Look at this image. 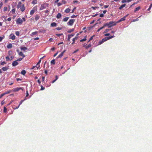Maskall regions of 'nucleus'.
Instances as JSON below:
<instances>
[{
	"label": "nucleus",
	"instance_id": "51",
	"mask_svg": "<svg viewBox=\"0 0 152 152\" xmlns=\"http://www.w3.org/2000/svg\"><path fill=\"white\" fill-rule=\"evenodd\" d=\"M39 67V66H38V67H37L36 66H34L32 68V69H34L35 68H36V67L37 68V69H38V68Z\"/></svg>",
	"mask_w": 152,
	"mask_h": 152
},
{
	"label": "nucleus",
	"instance_id": "64",
	"mask_svg": "<svg viewBox=\"0 0 152 152\" xmlns=\"http://www.w3.org/2000/svg\"><path fill=\"white\" fill-rule=\"evenodd\" d=\"M4 103H5L4 102V101L3 100L1 102V105H3Z\"/></svg>",
	"mask_w": 152,
	"mask_h": 152
},
{
	"label": "nucleus",
	"instance_id": "26",
	"mask_svg": "<svg viewBox=\"0 0 152 152\" xmlns=\"http://www.w3.org/2000/svg\"><path fill=\"white\" fill-rule=\"evenodd\" d=\"M26 73V72L25 70H23L21 71V73L23 75H25Z\"/></svg>",
	"mask_w": 152,
	"mask_h": 152
},
{
	"label": "nucleus",
	"instance_id": "46",
	"mask_svg": "<svg viewBox=\"0 0 152 152\" xmlns=\"http://www.w3.org/2000/svg\"><path fill=\"white\" fill-rule=\"evenodd\" d=\"M6 60L7 61H8L9 60H10V58L8 56H7L5 58Z\"/></svg>",
	"mask_w": 152,
	"mask_h": 152
},
{
	"label": "nucleus",
	"instance_id": "36",
	"mask_svg": "<svg viewBox=\"0 0 152 152\" xmlns=\"http://www.w3.org/2000/svg\"><path fill=\"white\" fill-rule=\"evenodd\" d=\"M12 92L11 90H9L5 92L4 93L5 94H7L10 93Z\"/></svg>",
	"mask_w": 152,
	"mask_h": 152
},
{
	"label": "nucleus",
	"instance_id": "14",
	"mask_svg": "<svg viewBox=\"0 0 152 152\" xmlns=\"http://www.w3.org/2000/svg\"><path fill=\"white\" fill-rule=\"evenodd\" d=\"M77 39V37H75V38H73V39H72V45L74 44L75 43V40H76Z\"/></svg>",
	"mask_w": 152,
	"mask_h": 152
},
{
	"label": "nucleus",
	"instance_id": "7",
	"mask_svg": "<svg viewBox=\"0 0 152 152\" xmlns=\"http://www.w3.org/2000/svg\"><path fill=\"white\" fill-rule=\"evenodd\" d=\"M22 88L20 87H17L13 89V91L14 92H17L19 90L22 89Z\"/></svg>",
	"mask_w": 152,
	"mask_h": 152
},
{
	"label": "nucleus",
	"instance_id": "31",
	"mask_svg": "<svg viewBox=\"0 0 152 152\" xmlns=\"http://www.w3.org/2000/svg\"><path fill=\"white\" fill-rule=\"evenodd\" d=\"M37 3V0H33L32 2V4H36Z\"/></svg>",
	"mask_w": 152,
	"mask_h": 152
},
{
	"label": "nucleus",
	"instance_id": "29",
	"mask_svg": "<svg viewBox=\"0 0 152 152\" xmlns=\"http://www.w3.org/2000/svg\"><path fill=\"white\" fill-rule=\"evenodd\" d=\"M64 55V54L63 53H61V54H60L57 57V58H59L61 57L63 55Z\"/></svg>",
	"mask_w": 152,
	"mask_h": 152
},
{
	"label": "nucleus",
	"instance_id": "59",
	"mask_svg": "<svg viewBox=\"0 0 152 152\" xmlns=\"http://www.w3.org/2000/svg\"><path fill=\"white\" fill-rule=\"evenodd\" d=\"M20 106V105H19L18 107H16L15 108H13L14 110L18 109Z\"/></svg>",
	"mask_w": 152,
	"mask_h": 152
},
{
	"label": "nucleus",
	"instance_id": "1",
	"mask_svg": "<svg viewBox=\"0 0 152 152\" xmlns=\"http://www.w3.org/2000/svg\"><path fill=\"white\" fill-rule=\"evenodd\" d=\"M117 22L113 21H111L108 23H105L104 26H107L108 28H111L113 26H115L116 25Z\"/></svg>",
	"mask_w": 152,
	"mask_h": 152
},
{
	"label": "nucleus",
	"instance_id": "12",
	"mask_svg": "<svg viewBox=\"0 0 152 152\" xmlns=\"http://www.w3.org/2000/svg\"><path fill=\"white\" fill-rule=\"evenodd\" d=\"M10 38L12 40H14L15 39V37L14 35L11 34L10 35Z\"/></svg>",
	"mask_w": 152,
	"mask_h": 152
},
{
	"label": "nucleus",
	"instance_id": "13",
	"mask_svg": "<svg viewBox=\"0 0 152 152\" xmlns=\"http://www.w3.org/2000/svg\"><path fill=\"white\" fill-rule=\"evenodd\" d=\"M22 3L21 2L19 1L18 4V5L17 6V8L18 9L20 8L22 5Z\"/></svg>",
	"mask_w": 152,
	"mask_h": 152
},
{
	"label": "nucleus",
	"instance_id": "61",
	"mask_svg": "<svg viewBox=\"0 0 152 152\" xmlns=\"http://www.w3.org/2000/svg\"><path fill=\"white\" fill-rule=\"evenodd\" d=\"M104 16V15L103 14H100L99 16L101 17H103Z\"/></svg>",
	"mask_w": 152,
	"mask_h": 152
},
{
	"label": "nucleus",
	"instance_id": "27",
	"mask_svg": "<svg viewBox=\"0 0 152 152\" xmlns=\"http://www.w3.org/2000/svg\"><path fill=\"white\" fill-rule=\"evenodd\" d=\"M91 44H89L88 46H85V48L86 49H88V48H90V47H91Z\"/></svg>",
	"mask_w": 152,
	"mask_h": 152
},
{
	"label": "nucleus",
	"instance_id": "23",
	"mask_svg": "<svg viewBox=\"0 0 152 152\" xmlns=\"http://www.w3.org/2000/svg\"><path fill=\"white\" fill-rule=\"evenodd\" d=\"M8 69V68L6 67H4L2 68V70L4 71H7Z\"/></svg>",
	"mask_w": 152,
	"mask_h": 152
},
{
	"label": "nucleus",
	"instance_id": "35",
	"mask_svg": "<svg viewBox=\"0 0 152 152\" xmlns=\"http://www.w3.org/2000/svg\"><path fill=\"white\" fill-rule=\"evenodd\" d=\"M23 58H18L17 60V61H22Z\"/></svg>",
	"mask_w": 152,
	"mask_h": 152
},
{
	"label": "nucleus",
	"instance_id": "6",
	"mask_svg": "<svg viewBox=\"0 0 152 152\" xmlns=\"http://www.w3.org/2000/svg\"><path fill=\"white\" fill-rule=\"evenodd\" d=\"M17 52H18L19 55L20 56H22V58H23L25 57V55L22 52H20L19 50H17Z\"/></svg>",
	"mask_w": 152,
	"mask_h": 152
},
{
	"label": "nucleus",
	"instance_id": "17",
	"mask_svg": "<svg viewBox=\"0 0 152 152\" xmlns=\"http://www.w3.org/2000/svg\"><path fill=\"white\" fill-rule=\"evenodd\" d=\"M70 9L67 8L65 10L64 12L66 13H68L70 12Z\"/></svg>",
	"mask_w": 152,
	"mask_h": 152
},
{
	"label": "nucleus",
	"instance_id": "37",
	"mask_svg": "<svg viewBox=\"0 0 152 152\" xmlns=\"http://www.w3.org/2000/svg\"><path fill=\"white\" fill-rule=\"evenodd\" d=\"M91 8H92L93 10H95L96 8H98L99 7H91Z\"/></svg>",
	"mask_w": 152,
	"mask_h": 152
},
{
	"label": "nucleus",
	"instance_id": "8",
	"mask_svg": "<svg viewBox=\"0 0 152 152\" xmlns=\"http://www.w3.org/2000/svg\"><path fill=\"white\" fill-rule=\"evenodd\" d=\"M126 16H125L124 17H123L122 18H121L118 20V21L116 22L117 23H118V22H121V21L125 20H126Z\"/></svg>",
	"mask_w": 152,
	"mask_h": 152
},
{
	"label": "nucleus",
	"instance_id": "52",
	"mask_svg": "<svg viewBox=\"0 0 152 152\" xmlns=\"http://www.w3.org/2000/svg\"><path fill=\"white\" fill-rule=\"evenodd\" d=\"M79 50V49H77V50H76L73 53V54H74V53H76L77 52V51H78Z\"/></svg>",
	"mask_w": 152,
	"mask_h": 152
},
{
	"label": "nucleus",
	"instance_id": "19",
	"mask_svg": "<svg viewBox=\"0 0 152 152\" xmlns=\"http://www.w3.org/2000/svg\"><path fill=\"white\" fill-rule=\"evenodd\" d=\"M7 48H11L12 47V44H8L7 45Z\"/></svg>",
	"mask_w": 152,
	"mask_h": 152
},
{
	"label": "nucleus",
	"instance_id": "30",
	"mask_svg": "<svg viewBox=\"0 0 152 152\" xmlns=\"http://www.w3.org/2000/svg\"><path fill=\"white\" fill-rule=\"evenodd\" d=\"M55 59L52 60L50 62L51 64H55Z\"/></svg>",
	"mask_w": 152,
	"mask_h": 152
},
{
	"label": "nucleus",
	"instance_id": "62",
	"mask_svg": "<svg viewBox=\"0 0 152 152\" xmlns=\"http://www.w3.org/2000/svg\"><path fill=\"white\" fill-rule=\"evenodd\" d=\"M152 4H151L149 8L148 9V10H150L151 7V6H152Z\"/></svg>",
	"mask_w": 152,
	"mask_h": 152
},
{
	"label": "nucleus",
	"instance_id": "47",
	"mask_svg": "<svg viewBox=\"0 0 152 152\" xmlns=\"http://www.w3.org/2000/svg\"><path fill=\"white\" fill-rule=\"evenodd\" d=\"M41 88L40 90H44L45 89V88L43 87L42 85H41Z\"/></svg>",
	"mask_w": 152,
	"mask_h": 152
},
{
	"label": "nucleus",
	"instance_id": "2",
	"mask_svg": "<svg viewBox=\"0 0 152 152\" xmlns=\"http://www.w3.org/2000/svg\"><path fill=\"white\" fill-rule=\"evenodd\" d=\"M114 37V36H112L108 37H105L101 41H100L99 42L98 45H100L102 44L104 42H105L108 39L113 38Z\"/></svg>",
	"mask_w": 152,
	"mask_h": 152
},
{
	"label": "nucleus",
	"instance_id": "4",
	"mask_svg": "<svg viewBox=\"0 0 152 152\" xmlns=\"http://www.w3.org/2000/svg\"><path fill=\"white\" fill-rule=\"evenodd\" d=\"M48 4L47 3H44L43 4L41 5L40 10H41L45 9L48 7Z\"/></svg>",
	"mask_w": 152,
	"mask_h": 152
},
{
	"label": "nucleus",
	"instance_id": "10",
	"mask_svg": "<svg viewBox=\"0 0 152 152\" xmlns=\"http://www.w3.org/2000/svg\"><path fill=\"white\" fill-rule=\"evenodd\" d=\"M20 11L22 12H23L25 10V8L24 4H22V6L20 7Z\"/></svg>",
	"mask_w": 152,
	"mask_h": 152
},
{
	"label": "nucleus",
	"instance_id": "53",
	"mask_svg": "<svg viewBox=\"0 0 152 152\" xmlns=\"http://www.w3.org/2000/svg\"><path fill=\"white\" fill-rule=\"evenodd\" d=\"M76 9V7H75L72 10L71 13H73L74 12L75 10Z\"/></svg>",
	"mask_w": 152,
	"mask_h": 152
},
{
	"label": "nucleus",
	"instance_id": "63",
	"mask_svg": "<svg viewBox=\"0 0 152 152\" xmlns=\"http://www.w3.org/2000/svg\"><path fill=\"white\" fill-rule=\"evenodd\" d=\"M49 12V11L48 10H45V13H48Z\"/></svg>",
	"mask_w": 152,
	"mask_h": 152
},
{
	"label": "nucleus",
	"instance_id": "16",
	"mask_svg": "<svg viewBox=\"0 0 152 152\" xmlns=\"http://www.w3.org/2000/svg\"><path fill=\"white\" fill-rule=\"evenodd\" d=\"M57 24L55 22L52 23L51 24V26L52 27H55L56 26Z\"/></svg>",
	"mask_w": 152,
	"mask_h": 152
},
{
	"label": "nucleus",
	"instance_id": "41",
	"mask_svg": "<svg viewBox=\"0 0 152 152\" xmlns=\"http://www.w3.org/2000/svg\"><path fill=\"white\" fill-rule=\"evenodd\" d=\"M95 36V35H93V36H91V38H90L89 39V41H90L91 40H92L93 39V38Z\"/></svg>",
	"mask_w": 152,
	"mask_h": 152
},
{
	"label": "nucleus",
	"instance_id": "57",
	"mask_svg": "<svg viewBox=\"0 0 152 152\" xmlns=\"http://www.w3.org/2000/svg\"><path fill=\"white\" fill-rule=\"evenodd\" d=\"M56 29L58 30H60L62 29V28L60 27H57Z\"/></svg>",
	"mask_w": 152,
	"mask_h": 152
},
{
	"label": "nucleus",
	"instance_id": "25",
	"mask_svg": "<svg viewBox=\"0 0 152 152\" xmlns=\"http://www.w3.org/2000/svg\"><path fill=\"white\" fill-rule=\"evenodd\" d=\"M15 8L13 9L10 12V13L12 12L13 14H14L15 13Z\"/></svg>",
	"mask_w": 152,
	"mask_h": 152
},
{
	"label": "nucleus",
	"instance_id": "49",
	"mask_svg": "<svg viewBox=\"0 0 152 152\" xmlns=\"http://www.w3.org/2000/svg\"><path fill=\"white\" fill-rule=\"evenodd\" d=\"M109 31V29H106L104 32V33H107Z\"/></svg>",
	"mask_w": 152,
	"mask_h": 152
},
{
	"label": "nucleus",
	"instance_id": "15",
	"mask_svg": "<svg viewBox=\"0 0 152 152\" xmlns=\"http://www.w3.org/2000/svg\"><path fill=\"white\" fill-rule=\"evenodd\" d=\"M40 18V16L38 15H36L35 16V19L36 21H37Z\"/></svg>",
	"mask_w": 152,
	"mask_h": 152
},
{
	"label": "nucleus",
	"instance_id": "3",
	"mask_svg": "<svg viewBox=\"0 0 152 152\" xmlns=\"http://www.w3.org/2000/svg\"><path fill=\"white\" fill-rule=\"evenodd\" d=\"M26 20L25 18L24 17L22 18V19L19 18L17 19L16 20V23L18 25H22L23 21L25 22Z\"/></svg>",
	"mask_w": 152,
	"mask_h": 152
},
{
	"label": "nucleus",
	"instance_id": "44",
	"mask_svg": "<svg viewBox=\"0 0 152 152\" xmlns=\"http://www.w3.org/2000/svg\"><path fill=\"white\" fill-rule=\"evenodd\" d=\"M3 3L0 1V9L1 8L3 5Z\"/></svg>",
	"mask_w": 152,
	"mask_h": 152
},
{
	"label": "nucleus",
	"instance_id": "22",
	"mask_svg": "<svg viewBox=\"0 0 152 152\" xmlns=\"http://www.w3.org/2000/svg\"><path fill=\"white\" fill-rule=\"evenodd\" d=\"M20 49L21 50H23L24 51L26 50L27 49V48L25 47H20Z\"/></svg>",
	"mask_w": 152,
	"mask_h": 152
},
{
	"label": "nucleus",
	"instance_id": "60",
	"mask_svg": "<svg viewBox=\"0 0 152 152\" xmlns=\"http://www.w3.org/2000/svg\"><path fill=\"white\" fill-rule=\"evenodd\" d=\"M62 5V4L61 3H58L57 4V5L58 7Z\"/></svg>",
	"mask_w": 152,
	"mask_h": 152
},
{
	"label": "nucleus",
	"instance_id": "42",
	"mask_svg": "<svg viewBox=\"0 0 152 152\" xmlns=\"http://www.w3.org/2000/svg\"><path fill=\"white\" fill-rule=\"evenodd\" d=\"M41 59H40L39 61L37 63V64L36 65L37 66H38V65L41 62Z\"/></svg>",
	"mask_w": 152,
	"mask_h": 152
},
{
	"label": "nucleus",
	"instance_id": "48",
	"mask_svg": "<svg viewBox=\"0 0 152 152\" xmlns=\"http://www.w3.org/2000/svg\"><path fill=\"white\" fill-rule=\"evenodd\" d=\"M14 58V56H12L10 58V60L11 61Z\"/></svg>",
	"mask_w": 152,
	"mask_h": 152
},
{
	"label": "nucleus",
	"instance_id": "32",
	"mask_svg": "<svg viewBox=\"0 0 152 152\" xmlns=\"http://www.w3.org/2000/svg\"><path fill=\"white\" fill-rule=\"evenodd\" d=\"M74 31V28H72V29H69V30H68V31H67V32L68 33H71V32Z\"/></svg>",
	"mask_w": 152,
	"mask_h": 152
},
{
	"label": "nucleus",
	"instance_id": "5",
	"mask_svg": "<svg viewBox=\"0 0 152 152\" xmlns=\"http://www.w3.org/2000/svg\"><path fill=\"white\" fill-rule=\"evenodd\" d=\"M75 21V20L71 19H70L69 22L67 23V24L70 26H72L74 22Z\"/></svg>",
	"mask_w": 152,
	"mask_h": 152
},
{
	"label": "nucleus",
	"instance_id": "38",
	"mask_svg": "<svg viewBox=\"0 0 152 152\" xmlns=\"http://www.w3.org/2000/svg\"><path fill=\"white\" fill-rule=\"evenodd\" d=\"M7 109L6 107H4V108L3 112L4 113H6L7 112Z\"/></svg>",
	"mask_w": 152,
	"mask_h": 152
},
{
	"label": "nucleus",
	"instance_id": "54",
	"mask_svg": "<svg viewBox=\"0 0 152 152\" xmlns=\"http://www.w3.org/2000/svg\"><path fill=\"white\" fill-rule=\"evenodd\" d=\"M4 95H5L4 93L2 94L0 96V99L2 97V96H3Z\"/></svg>",
	"mask_w": 152,
	"mask_h": 152
},
{
	"label": "nucleus",
	"instance_id": "11",
	"mask_svg": "<svg viewBox=\"0 0 152 152\" xmlns=\"http://www.w3.org/2000/svg\"><path fill=\"white\" fill-rule=\"evenodd\" d=\"M74 34H69L68 35L67 41H69L70 39L74 35Z\"/></svg>",
	"mask_w": 152,
	"mask_h": 152
},
{
	"label": "nucleus",
	"instance_id": "28",
	"mask_svg": "<svg viewBox=\"0 0 152 152\" xmlns=\"http://www.w3.org/2000/svg\"><path fill=\"white\" fill-rule=\"evenodd\" d=\"M140 7H136L135 8V10H134V12H136V11H138L139 10H140Z\"/></svg>",
	"mask_w": 152,
	"mask_h": 152
},
{
	"label": "nucleus",
	"instance_id": "33",
	"mask_svg": "<svg viewBox=\"0 0 152 152\" xmlns=\"http://www.w3.org/2000/svg\"><path fill=\"white\" fill-rule=\"evenodd\" d=\"M86 36H85V38H83V39L80 40V42H82L83 41H86Z\"/></svg>",
	"mask_w": 152,
	"mask_h": 152
},
{
	"label": "nucleus",
	"instance_id": "45",
	"mask_svg": "<svg viewBox=\"0 0 152 152\" xmlns=\"http://www.w3.org/2000/svg\"><path fill=\"white\" fill-rule=\"evenodd\" d=\"M25 100V99H24V100H22L20 101V104L19 105H21L22 103Z\"/></svg>",
	"mask_w": 152,
	"mask_h": 152
},
{
	"label": "nucleus",
	"instance_id": "58",
	"mask_svg": "<svg viewBox=\"0 0 152 152\" xmlns=\"http://www.w3.org/2000/svg\"><path fill=\"white\" fill-rule=\"evenodd\" d=\"M127 2V0H123L121 1V2L122 3H124Z\"/></svg>",
	"mask_w": 152,
	"mask_h": 152
},
{
	"label": "nucleus",
	"instance_id": "50",
	"mask_svg": "<svg viewBox=\"0 0 152 152\" xmlns=\"http://www.w3.org/2000/svg\"><path fill=\"white\" fill-rule=\"evenodd\" d=\"M56 35L58 36V37H60L61 36L63 35V34H56Z\"/></svg>",
	"mask_w": 152,
	"mask_h": 152
},
{
	"label": "nucleus",
	"instance_id": "56",
	"mask_svg": "<svg viewBox=\"0 0 152 152\" xmlns=\"http://www.w3.org/2000/svg\"><path fill=\"white\" fill-rule=\"evenodd\" d=\"M138 18H138L136 19L135 20H132V22H135V21H136L138 20H139V19H138Z\"/></svg>",
	"mask_w": 152,
	"mask_h": 152
},
{
	"label": "nucleus",
	"instance_id": "9",
	"mask_svg": "<svg viewBox=\"0 0 152 152\" xmlns=\"http://www.w3.org/2000/svg\"><path fill=\"white\" fill-rule=\"evenodd\" d=\"M18 63L17 62V60L15 61H14L12 64V65L13 66H17V65H18Z\"/></svg>",
	"mask_w": 152,
	"mask_h": 152
},
{
	"label": "nucleus",
	"instance_id": "39",
	"mask_svg": "<svg viewBox=\"0 0 152 152\" xmlns=\"http://www.w3.org/2000/svg\"><path fill=\"white\" fill-rule=\"evenodd\" d=\"M7 10H8V8L7 7H4V8L3 10L4 12L7 11Z\"/></svg>",
	"mask_w": 152,
	"mask_h": 152
},
{
	"label": "nucleus",
	"instance_id": "21",
	"mask_svg": "<svg viewBox=\"0 0 152 152\" xmlns=\"http://www.w3.org/2000/svg\"><path fill=\"white\" fill-rule=\"evenodd\" d=\"M126 4H124L121 6H120V7L119 8V10H121L122 9L123 7H124L126 6Z\"/></svg>",
	"mask_w": 152,
	"mask_h": 152
},
{
	"label": "nucleus",
	"instance_id": "55",
	"mask_svg": "<svg viewBox=\"0 0 152 152\" xmlns=\"http://www.w3.org/2000/svg\"><path fill=\"white\" fill-rule=\"evenodd\" d=\"M105 26H104H104H103L102 27H100V28H99V29L100 30L102 29H103L104 27H105Z\"/></svg>",
	"mask_w": 152,
	"mask_h": 152
},
{
	"label": "nucleus",
	"instance_id": "18",
	"mask_svg": "<svg viewBox=\"0 0 152 152\" xmlns=\"http://www.w3.org/2000/svg\"><path fill=\"white\" fill-rule=\"evenodd\" d=\"M61 14L60 13H58L56 16V18L58 19H59L61 17Z\"/></svg>",
	"mask_w": 152,
	"mask_h": 152
},
{
	"label": "nucleus",
	"instance_id": "34",
	"mask_svg": "<svg viewBox=\"0 0 152 152\" xmlns=\"http://www.w3.org/2000/svg\"><path fill=\"white\" fill-rule=\"evenodd\" d=\"M69 18H68V17L65 18H64L63 21L65 22H66L68 20Z\"/></svg>",
	"mask_w": 152,
	"mask_h": 152
},
{
	"label": "nucleus",
	"instance_id": "43",
	"mask_svg": "<svg viewBox=\"0 0 152 152\" xmlns=\"http://www.w3.org/2000/svg\"><path fill=\"white\" fill-rule=\"evenodd\" d=\"M6 63L5 61H3L1 63V65H4L6 64Z\"/></svg>",
	"mask_w": 152,
	"mask_h": 152
},
{
	"label": "nucleus",
	"instance_id": "24",
	"mask_svg": "<svg viewBox=\"0 0 152 152\" xmlns=\"http://www.w3.org/2000/svg\"><path fill=\"white\" fill-rule=\"evenodd\" d=\"M35 12V10L33 9L31 10L30 12V14L31 15H33Z\"/></svg>",
	"mask_w": 152,
	"mask_h": 152
},
{
	"label": "nucleus",
	"instance_id": "40",
	"mask_svg": "<svg viewBox=\"0 0 152 152\" xmlns=\"http://www.w3.org/2000/svg\"><path fill=\"white\" fill-rule=\"evenodd\" d=\"M15 34L17 36H19L20 35V33L18 31H16Z\"/></svg>",
	"mask_w": 152,
	"mask_h": 152
},
{
	"label": "nucleus",
	"instance_id": "20",
	"mask_svg": "<svg viewBox=\"0 0 152 152\" xmlns=\"http://www.w3.org/2000/svg\"><path fill=\"white\" fill-rule=\"evenodd\" d=\"M38 33V31H35V32H32L31 34V36H33V35H36V34H37Z\"/></svg>",
	"mask_w": 152,
	"mask_h": 152
}]
</instances>
